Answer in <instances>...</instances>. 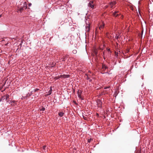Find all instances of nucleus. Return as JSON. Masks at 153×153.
<instances>
[{"instance_id": "ddd939ff", "label": "nucleus", "mask_w": 153, "mask_h": 153, "mask_svg": "<svg viewBox=\"0 0 153 153\" xmlns=\"http://www.w3.org/2000/svg\"><path fill=\"white\" fill-rule=\"evenodd\" d=\"M39 90V89H38V88H36V89H34L33 91H31V93H32L36 92Z\"/></svg>"}, {"instance_id": "0eeeda50", "label": "nucleus", "mask_w": 153, "mask_h": 153, "mask_svg": "<svg viewBox=\"0 0 153 153\" xmlns=\"http://www.w3.org/2000/svg\"><path fill=\"white\" fill-rule=\"evenodd\" d=\"M16 103V101L14 100H11L10 101V103H11V105H14Z\"/></svg>"}, {"instance_id": "1a4fd4ad", "label": "nucleus", "mask_w": 153, "mask_h": 153, "mask_svg": "<svg viewBox=\"0 0 153 153\" xmlns=\"http://www.w3.org/2000/svg\"><path fill=\"white\" fill-rule=\"evenodd\" d=\"M104 26V24L103 23H102L101 25H100V26L99 27V28L100 30H101V29L103 28Z\"/></svg>"}, {"instance_id": "f8f14e48", "label": "nucleus", "mask_w": 153, "mask_h": 153, "mask_svg": "<svg viewBox=\"0 0 153 153\" xmlns=\"http://www.w3.org/2000/svg\"><path fill=\"white\" fill-rule=\"evenodd\" d=\"M113 15L116 17H117L118 16V14H117V12H115L113 13Z\"/></svg>"}, {"instance_id": "f257e3e1", "label": "nucleus", "mask_w": 153, "mask_h": 153, "mask_svg": "<svg viewBox=\"0 0 153 153\" xmlns=\"http://www.w3.org/2000/svg\"><path fill=\"white\" fill-rule=\"evenodd\" d=\"M88 6L89 7H90L91 8L94 9V1H90L88 4Z\"/></svg>"}, {"instance_id": "cd10ccee", "label": "nucleus", "mask_w": 153, "mask_h": 153, "mask_svg": "<svg viewBox=\"0 0 153 153\" xmlns=\"http://www.w3.org/2000/svg\"><path fill=\"white\" fill-rule=\"evenodd\" d=\"M88 142H90V140H88Z\"/></svg>"}, {"instance_id": "4468645a", "label": "nucleus", "mask_w": 153, "mask_h": 153, "mask_svg": "<svg viewBox=\"0 0 153 153\" xmlns=\"http://www.w3.org/2000/svg\"><path fill=\"white\" fill-rule=\"evenodd\" d=\"M23 10H24L23 8L22 7H20L19 9V11L21 12Z\"/></svg>"}, {"instance_id": "dca6fc26", "label": "nucleus", "mask_w": 153, "mask_h": 153, "mask_svg": "<svg viewBox=\"0 0 153 153\" xmlns=\"http://www.w3.org/2000/svg\"><path fill=\"white\" fill-rule=\"evenodd\" d=\"M73 53L74 54H76L77 53V51L75 50H73Z\"/></svg>"}, {"instance_id": "aec40b11", "label": "nucleus", "mask_w": 153, "mask_h": 153, "mask_svg": "<svg viewBox=\"0 0 153 153\" xmlns=\"http://www.w3.org/2000/svg\"><path fill=\"white\" fill-rule=\"evenodd\" d=\"M45 110V108L44 107H42L41 109V110L42 111H44Z\"/></svg>"}, {"instance_id": "393cba45", "label": "nucleus", "mask_w": 153, "mask_h": 153, "mask_svg": "<svg viewBox=\"0 0 153 153\" xmlns=\"http://www.w3.org/2000/svg\"><path fill=\"white\" fill-rule=\"evenodd\" d=\"M4 97H4V96H3L2 97V98H4Z\"/></svg>"}, {"instance_id": "f3484780", "label": "nucleus", "mask_w": 153, "mask_h": 153, "mask_svg": "<svg viewBox=\"0 0 153 153\" xmlns=\"http://www.w3.org/2000/svg\"><path fill=\"white\" fill-rule=\"evenodd\" d=\"M90 25L89 24H87L86 25L85 28H90Z\"/></svg>"}, {"instance_id": "7ed1b4c3", "label": "nucleus", "mask_w": 153, "mask_h": 153, "mask_svg": "<svg viewBox=\"0 0 153 153\" xmlns=\"http://www.w3.org/2000/svg\"><path fill=\"white\" fill-rule=\"evenodd\" d=\"M70 75H61L59 76V78H68L70 77Z\"/></svg>"}, {"instance_id": "6e6552de", "label": "nucleus", "mask_w": 153, "mask_h": 153, "mask_svg": "<svg viewBox=\"0 0 153 153\" xmlns=\"http://www.w3.org/2000/svg\"><path fill=\"white\" fill-rule=\"evenodd\" d=\"M64 113L63 112H60L58 114V115L60 117H63L64 115Z\"/></svg>"}, {"instance_id": "39448f33", "label": "nucleus", "mask_w": 153, "mask_h": 153, "mask_svg": "<svg viewBox=\"0 0 153 153\" xmlns=\"http://www.w3.org/2000/svg\"><path fill=\"white\" fill-rule=\"evenodd\" d=\"M23 5L22 6V7L24 9H26L27 8V3L26 2H25L24 3H23Z\"/></svg>"}, {"instance_id": "6ab92c4d", "label": "nucleus", "mask_w": 153, "mask_h": 153, "mask_svg": "<svg viewBox=\"0 0 153 153\" xmlns=\"http://www.w3.org/2000/svg\"><path fill=\"white\" fill-rule=\"evenodd\" d=\"M51 91H50L48 92V95H50V94H51Z\"/></svg>"}, {"instance_id": "423d86ee", "label": "nucleus", "mask_w": 153, "mask_h": 153, "mask_svg": "<svg viewBox=\"0 0 153 153\" xmlns=\"http://www.w3.org/2000/svg\"><path fill=\"white\" fill-rule=\"evenodd\" d=\"M102 69L103 71H105V70L108 68V67L107 66H106L105 65H103L102 66Z\"/></svg>"}, {"instance_id": "412c9836", "label": "nucleus", "mask_w": 153, "mask_h": 153, "mask_svg": "<svg viewBox=\"0 0 153 153\" xmlns=\"http://www.w3.org/2000/svg\"><path fill=\"white\" fill-rule=\"evenodd\" d=\"M129 49H127L126 50V53H128L129 52Z\"/></svg>"}, {"instance_id": "5701e85b", "label": "nucleus", "mask_w": 153, "mask_h": 153, "mask_svg": "<svg viewBox=\"0 0 153 153\" xmlns=\"http://www.w3.org/2000/svg\"><path fill=\"white\" fill-rule=\"evenodd\" d=\"M31 4H32L31 3H30L28 4L29 6L30 7L31 5Z\"/></svg>"}, {"instance_id": "bb28decb", "label": "nucleus", "mask_w": 153, "mask_h": 153, "mask_svg": "<svg viewBox=\"0 0 153 153\" xmlns=\"http://www.w3.org/2000/svg\"><path fill=\"white\" fill-rule=\"evenodd\" d=\"M95 53L96 55H97V53L96 52Z\"/></svg>"}, {"instance_id": "20e7f679", "label": "nucleus", "mask_w": 153, "mask_h": 153, "mask_svg": "<svg viewBox=\"0 0 153 153\" xmlns=\"http://www.w3.org/2000/svg\"><path fill=\"white\" fill-rule=\"evenodd\" d=\"M116 2L115 1H112L110 3L109 5L111 8H112L113 6L116 4Z\"/></svg>"}, {"instance_id": "2eb2a0df", "label": "nucleus", "mask_w": 153, "mask_h": 153, "mask_svg": "<svg viewBox=\"0 0 153 153\" xmlns=\"http://www.w3.org/2000/svg\"><path fill=\"white\" fill-rule=\"evenodd\" d=\"M90 30V28H85V30L86 32H89Z\"/></svg>"}, {"instance_id": "a878e982", "label": "nucleus", "mask_w": 153, "mask_h": 153, "mask_svg": "<svg viewBox=\"0 0 153 153\" xmlns=\"http://www.w3.org/2000/svg\"><path fill=\"white\" fill-rule=\"evenodd\" d=\"M1 16H2L1 15H0V18L1 17Z\"/></svg>"}, {"instance_id": "9b49d317", "label": "nucleus", "mask_w": 153, "mask_h": 153, "mask_svg": "<svg viewBox=\"0 0 153 153\" xmlns=\"http://www.w3.org/2000/svg\"><path fill=\"white\" fill-rule=\"evenodd\" d=\"M85 75H86V76H87V79L88 80H89V81L90 82H91L92 81V80L90 79L89 77H88V75L87 74H86Z\"/></svg>"}, {"instance_id": "b1692460", "label": "nucleus", "mask_w": 153, "mask_h": 153, "mask_svg": "<svg viewBox=\"0 0 153 153\" xmlns=\"http://www.w3.org/2000/svg\"><path fill=\"white\" fill-rule=\"evenodd\" d=\"M78 95L79 97L80 98L81 97L80 95L78 94Z\"/></svg>"}, {"instance_id": "9d476101", "label": "nucleus", "mask_w": 153, "mask_h": 153, "mask_svg": "<svg viewBox=\"0 0 153 153\" xmlns=\"http://www.w3.org/2000/svg\"><path fill=\"white\" fill-rule=\"evenodd\" d=\"M4 97H5L6 100H7L9 97V95L8 94H6L4 96Z\"/></svg>"}, {"instance_id": "f03ea898", "label": "nucleus", "mask_w": 153, "mask_h": 153, "mask_svg": "<svg viewBox=\"0 0 153 153\" xmlns=\"http://www.w3.org/2000/svg\"><path fill=\"white\" fill-rule=\"evenodd\" d=\"M97 103L98 105V106L99 107L102 108V102L101 100H97Z\"/></svg>"}, {"instance_id": "4be33fe9", "label": "nucleus", "mask_w": 153, "mask_h": 153, "mask_svg": "<svg viewBox=\"0 0 153 153\" xmlns=\"http://www.w3.org/2000/svg\"><path fill=\"white\" fill-rule=\"evenodd\" d=\"M46 147V146H43V149H44V150H45Z\"/></svg>"}, {"instance_id": "a211bd4d", "label": "nucleus", "mask_w": 153, "mask_h": 153, "mask_svg": "<svg viewBox=\"0 0 153 153\" xmlns=\"http://www.w3.org/2000/svg\"><path fill=\"white\" fill-rule=\"evenodd\" d=\"M115 38L116 39H118L119 38V36L117 35L115 37Z\"/></svg>"}]
</instances>
